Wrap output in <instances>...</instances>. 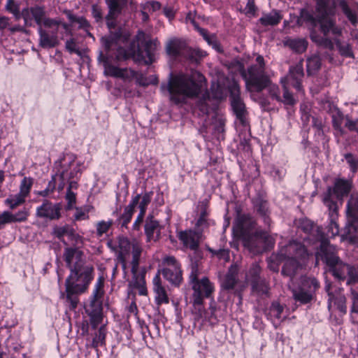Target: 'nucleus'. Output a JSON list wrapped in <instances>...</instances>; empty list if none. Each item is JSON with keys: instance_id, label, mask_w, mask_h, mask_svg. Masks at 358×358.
<instances>
[{"instance_id": "37", "label": "nucleus", "mask_w": 358, "mask_h": 358, "mask_svg": "<svg viewBox=\"0 0 358 358\" xmlns=\"http://www.w3.org/2000/svg\"><path fill=\"white\" fill-rule=\"evenodd\" d=\"M103 284L104 278L103 276L100 275L96 282L93 292L90 296V301H102V298L104 293Z\"/></svg>"}, {"instance_id": "15", "label": "nucleus", "mask_w": 358, "mask_h": 358, "mask_svg": "<svg viewBox=\"0 0 358 358\" xmlns=\"http://www.w3.org/2000/svg\"><path fill=\"white\" fill-rule=\"evenodd\" d=\"M229 99L234 113L240 122L245 125L246 124L245 115L247 110L245 105L240 96V87L234 83L229 87Z\"/></svg>"}, {"instance_id": "58", "label": "nucleus", "mask_w": 358, "mask_h": 358, "mask_svg": "<svg viewBox=\"0 0 358 358\" xmlns=\"http://www.w3.org/2000/svg\"><path fill=\"white\" fill-rule=\"evenodd\" d=\"M31 11L32 7L24 8L20 13L21 17L24 19V24L27 27H31L33 25L34 18Z\"/></svg>"}, {"instance_id": "25", "label": "nucleus", "mask_w": 358, "mask_h": 358, "mask_svg": "<svg viewBox=\"0 0 358 358\" xmlns=\"http://www.w3.org/2000/svg\"><path fill=\"white\" fill-rule=\"evenodd\" d=\"M39 35V45L43 48H51L57 46L59 43L58 36L55 33L50 34L49 31L43 29L42 27L38 28Z\"/></svg>"}, {"instance_id": "43", "label": "nucleus", "mask_w": 358, "mask_h": 358, "mask_svg": "<svg viewBox=\"0 0 358 358\" xmlns=\"http://www.w3.org/2000/svg\"><path fill=\"white\" fill-rule=\"evenodd\" d=\"M66 236L68 237L69 242L68 244L71 245V246L68 245L69 247H78L83 245V238L77 234L72 227H71Z\"/></svg>"}, {"instance_id": "61", "label": "nucleus", "mask_w": 358, "mask_h": 358, "mask_svg": "<svg viewBox=\"0 0 358 358\" xmlns=\"http://www.w3.org/2000/svg\"><path fill=\"white\" fill-rule=\"evenodd\" d=\"M29 216V210L27 208H23L19 210L15 214H13V222H22L27 220Z\"/></svg>"}, {"instance_id": "6", "label": "nucleus", "mask_w": 358, "mask_h": 358, "mask_svg": "<svg viewBox=\"0 0 358 358\" xmlns=\"http://www.w3.org/2000/svg\"><path fill=\"white\" fill-rule=\"evenodd\" d=\"M308 255L304 245L296 241H290L282 247L277 254H273L271 259L278 260L279 257L280 261L285 260L282 268V274L292 278L301 266V261L306 259Z\"/></svg>"}, {"instance_id": "47", "label": "nucleus", "mask_w": 358, "mask_h": 358, "mask_svg": "<svg viewBox=\"0 0 358 358\" xmlns=\"http://www.w3.org/2000/svg\"><path fill=\"white\" fill-rule=\"evenodd\" d=\"M26 196L18 193L14 196H10L5 200V203L8 205L10 209H14L18 206L22 204L25 201Z\"/></svg>"}, {"instance_id": "34", "label": "nucleus", "mask_w": 358, "mask_h": 358, "mask_svg": "<svg viewBox=\"0 0 358 358\" xmlns=\"http://www.w3.org/2000/svg\"><path fill=\"white\" fill-rule=\"evenodd\" d=\"M238 270L236 266H231L227 273L225 275L222 286L224 289H232L237 282Z\"/></svg>"}, {"instance_id": "26", "label": "nucleus", "mask_w": 358, "mask_h": 358, "mask_svg": "<svg viewBox=\"0 0 358 358\" xmlns=\"http://www.w3.org/2000/svg\"><path fill=\"white\" fill-rule=\"evenodd\" d=\"M153 290L156 294L155 300L158 305L168 303L169 298L164 287L162 285L159 271L155 275L152 280Z\"/></svg>"}, {"instance_id": "12", "label": "nucleus", "mask_w": 358, "mask_h": 358, "mask_svg": "<svg viewBox=\"0 0 358 358\" xmlns=\"http://www.w3.org/2000/svg\"><path fill=\"white\" fill-rule=\"evenodd\" d=\"M98 60L101 62L104 68V75L121 78L124 82H131L136 75V71L127 68H119L110 64L108 57L100 52Z\"/></svg>"}, {"instance_id": "49", "label": "nucleus", "mask_w": 358, "mask_h": 358, "mask_svg": "<svg viewBox=\"0 0 358 358\" xmlns=\"http://www.w3.org/2000/svg\"><path fill=\"white\" fill-rule=\"evenodd\" d=\"M58 181L59 180H57V177L55 175H52V179L48 182V187L45 189L38 192V194L43 197L47 196L49 195V194L53 192V191L56 189L57 185V188L58 187Z\"/></svg>"}, {"instance_id": "50", "label": "nucleus", "mask_w": 358, "mask_h": 358, "mask_svg": "<svg viewBox=\"0 0 358 358\" xmlns=\"http://www.w3.org/2000/svg\"><path fill=\"white\" fill-rule=\"evenodd\" d=\"M261 268L257 264H253L249 270L247 278L252 284L255 281L262 279L259 277Z\"/></svg>"}, {"instance_id": "53", "label": "nucleus", "mask_w": 358, "mask_h": 358, "mask_svg": "<svg viewBox=\"0 0 358 358\" xmlns=\"http://www.w3.org/2000/svg\"><path fill=\"white\" fill-rule=\"evenodd\" d=\"M332 188L329 187L323 199L324 204L329 208L330 211L334 213L336 211V203L331 199Z\"/></svg>"}, {"instance_id": "16", "label": "nucleus", "mask_w": 358, "mask_h": 358, "mask_svg": "<svg viewBox=\"0 0 358 358\" xmlns=\"http://www.w3.org/2000/svg\"><path fill=\"white\" fill-rule=\"evenodd\" d=\"M255 226L256 222L253 217L250 215L243 214L238 217L233 229L236 236L243 241L244 238L249 237L251 234H255Z\"/></svg>"}, {"instance_id": "19", "label": "nucleus", "mask_w": 358, "mask_h": 358, "mask_svg": "<svg viewBox=\"0 0 358 358\" xmlns=\"http://www.w3.org/2000/svg\"><path fill=\"white\" fill-rule=\"evenodd\" d=\"M62 204L53 203L48 200H45L41 206L36 208V216L50 220H59L61 217Z\"/></svg>"}, {"instance_id": "27", "label": "nucleus", "mask_w": 358, "mask_h": 358, "mask_svg": "<svg viewBox=\"0 0 358 358\" xmlns=\"http://www.w3.org/2000/svg\"><path fill=\"white\" fill-rule=\"evenodd\" d=\"M187 48L185 42L178 38L170 39L166 45L167 54L172 57L183 55Z\"/></svg>"}, {"instance_id": "13", "label": "nucleus", "mask_w": 358, "mask_h": 358, "mask_svg": "<svg viewBox=\"0 0 358 358\" xmlns=\"http://www.w3.org/2000/svg\"><path fill=\"white\" fill-rule=\"evenodd\" d=\"M347 215L352 224L346 229L345 238L352 243L358 242L355 223L358 221V194H352L347 204Z\"/></svg>"}, {"instance_id": "45", "label": "nucleus", "mask_w": 358, "mask_h": 358, "mask_svg": "<svg viewBox=\"0 0 358 358\" xmlns=\"http://www.w3.org/2000/svg\"><path fill=\"white\" fill-rule=\"evenodd\" d=\"M71 226L69 224H64L63 226H55L52 229L53 236L60 240L66 247L69 244L65 241L64 237L66 236Z\"/></svg>"}, {"instance_id": "18", "label": "nucleus", "mask_w": 358, "mask_h": 358, "mask_svg": "<svg viewBox=\"0 0 358 358\" xmlns=\"http://www.w3.org/2000/svg\"><path fill=\"white\" fill-rule=\"evenodd\" d=\"M317 259H320L329 267L334 266L341 261L337 255L336 246L331 245L327 240H322L320 244V252L317 253Z\"/></svg>"}, {"instance_id": "52", "label": "nucleus", "mask_w": 358, "mask_h": 358, "mask_svg": "<svg viewBox=\"0 0 358 358\" xmlns=\"http://www.w3.org/2000/svg\"><path fill=\"white\" fill-rule=\"evenodd\" d=\"M113 224V220L108 221L101 220L96 223V234L98 236H102L103 234L106 233Z\"/></svg>"}, {"instance_id": "20", "label": "nucleus", "mask_w": 358, "mask_h": 358, "mask_svg": "<svg viewBox=\"0 0 358 358\" xmlns=\"http://www.w3.org/2000/svg\"><path fill=\"white\" fill-rule=\"evenodd\" d=\"M178 237L185 247L196 251L202 241L203 234L201 231L189 229L180 231Z\"/></svg>"}, {"instance_id": "32", "label": "nucleus", "mask_w": 358, "mask_h": 358, "mask_svg": "<svg viewBox=\"0 0 358 358\" xmlns=\"http://www.w3.org/2000/svg\"><path fill=\"white\" fill-rule=\"evenodd\" d=\"M352 187V184L349 180L338 179L336 181L334 187L332 189V194H336L337 199H341L347 195Z\"/></svg>"}, {"instance_id": "33", "label": "nucleus", "mask_w": 358, "mask_h": 358, "mask_svg": "<svg viewBox=\"0 0 358 358\" xmlns=\"http://www.w3.org/2000/svg\"><path fill=\"white\" fill-rule=\"evenodd\" d=\"M285 45L296 53H302L307 49L308 42L304 38H287Z\"/></svg>"}, {"instance_id": "1", "label": "nucleus", "mask_w": 358, "mask_h": 358, "mask_svg": "<svg viewBox=\"0 0 358 358\" xmlns=\"http://www.w3.org/2000/svg\"><path fill=\"white\" fill-rule=\"evenodd\" d=\"M81 246L66 247L64 250V259L70 269V275L66 280V302L71 309L77 307L78 295L84 293L88 288L93 275V267L86 264Z\"/></svg>"}, {"instance_id": "39", "label": "nucleus", "mask_w": 358, "mask_h": 358, "mask_svg": "<svg viewBox=\"0 0 358 358\" xmlns=\"http://www.w3.org/2000/svg\"><path fill=\"white\" fill-rule=\"evenodd\" d=\"M31 12L34 20L38 27H42V25L44 26V22L46 19H50V17H45V11L43 7L38 6H34L32 7Z\"/></svg>"}, {"instance_id": "64", "label": "nucleus", "mask_w": 358, "mask_h": 358, "mask_svg": "<svg viewBox=\"0 0 358 358\" xmlns=\"http://www.w3.org/2000/svg\"><path fill=\"white\" fill-rule=\"evenodd\" d=\"M301 229L306 234H310L315 230L316 226L309 220H303L300 224Z\"/></svg>"}, {"instance_id": "24", "label": "nucleus", "mask_w": 358, "mask_h": 358, "mask_svg": "<svg viewBox=\"0 0 358 358\" xmlns=\"http://www.w3.org/2000/svg\"><path fill=\"white\" fill-rule=\"evenodd\" d=\"M102 301H90L87 311L91 318V325L96 329L102 322Z\"/></svg>"}, {"instance_id": "35", "label": "nucleus", "mask_w": 358, "mask_h": 358, "mask_svg": "<svg viewBox=\"0 0 358 358\" xmlns=\"http://www.w3.org/2000/svg\"><path fill=\"white\" fill-rule=\"evenodd\" d=\"M255 208L257 213L262 217L264 223L267 225H269L271 220L269 217L270 212L268 210V204L267 201L257 199L255 202Z\"/></svg>"}, {"instance_id": "63", "label": "nucleus", "mask_w": 358, "mask_h": 358, "mask_svg": "<svg viewBox=\"0 0 358 358\" xmlns=\"http://www.w3.org/2000/svg\"><path fill=\"white\" fill-rule=\"evenodd\" d=\"M350 299L352 301L351 312L358 313V293L353 289L350 291Z\"/></svg>"}, {"instance_id": "7", "label": "nucleus", "mask_w": 358, "mask_h": 358, "mask_svg": "<svg viewBox=\"0 0 358 358\" xmlns=\"http://www.w3.org/2000/svg\"><path fill=\"white\" fill-rule=\"evenodd\" d=\"M199 276L200 271L197 264L192 263L189 275V283L193 290L192 299L194 308H197L199 312L201 313L204 299L211 296L215 291V287L208 278L206 276L200 278Z\"/></svg>"}, {"instance_id": "23", "label": "nucleus", "mask_w": 358, "mask_h": 358, "mask_svg": "<svg viewBox=\"0 0 358 358\" xmlns=\"http://www.w3.org/2000/svg\"><path fill=\"white\" fill-rule=\"evenodd\" d=\"M144 229L147 241L158 240L160 235V226L159 222L152 215H149L146 218Z\"/></svg>"}, {"instance_id": "21", "label": "nucleus", "mask_w": 358, "mask_h": 358, "mask_svg": "<svg viewBox=\"0 0 358 358\" xmlns=\"http://www.w3.org/2000/svg\"><path fill=\"white\" fill-rule=\"evenodd\" d=\"M131 273L132 278L129 282V287L138 289L139 295L146 296L148 294L145 279L146 268L145 267H142L141 269L136 270L134 273Z\"/></svg>"}, {"instance_id": "5", "label": "nucleus", "mask_w": 358, "mask_h": 358, "mask_svg": "<svg viewBox=\"0 0 358 358\" xmlns=\"http://www.w3.org/2000/svg\"><path fill=\"white\" fill-rule=\"evenodd\" d=\"M303 69L301 64L292 66L289 69V74L284 78H282L280 83L282 85L283 96H280V91L278 85L271 84L269 80V84L267 85L268 91L270 96L280 103H283L286 105L293 106L296 103V101L294 98L292 94L289 92V87L292 86L297 91L302 90L301 80L303 77Z\"/></svg>"}, {"instance_id": "54", "label": "nucleus", "mask_w": 358, "mask_h": 358, "mask_svg": "<svg viewBox=\"0 0 358 358\" xmlns=\"http://www.w3.org/2000/svg\"><path fill=\"white\" fill-rule=\"evenodd\" d=\"M339 6L349 20L352 24H355L357 20L356 15L350 10L346 1L345 0L340 1Z\"/></svg>"}, {"instance_id": "28", "label": "nucleus", "mask_w": 358, "mask_h": 358, "mask_svg": "<svg viewBox=\"0 0 358 358\" xmlns=\"http://www.w3.org/2000/svg\"><path fill=\"white\" fill-rule=\"evenodd\" d=\"M140 194H136L132 198L129 204L124 208V213L120 217V222L122 227H127V224L130 222L135 207L139 202Z\"/></svg>"}, {"instance_id": "29", "label": "nucleus", "mask_w": 358, "mask_h": 358, "mask_svg": "<svg viewBox=\"0 0 358 358\" xmlns=\"http://www.w3.org/2000/svg\"><path fill=\"white\" fill-rule=\"evenodd\" d=\"M282 19L281 12L273 9L270 13H263L262 17L259 19V22L264 27L278 25Z\"/></svg>"}, {"instance_id": "55", "label": "nucleus", "mask_w": 358, "mask_h": 358, "mask_svg": "<svg viewBox=\"0 0 358 358\" xmlns=\"http://www.w3.org/2000/svg\"><path fill=\"white\" fill-rule=\"evenodd\" d=\"M32 184V178L24 177L21 181L19 193L27 197L30 192Z\"/></svg>"}, {"instance_id": "36", "label": "nucleus", "mask_w": 358, "mask_h": 358, "mask_svg": "<svg viewBox=\"0 0 358 358\" xmlns=\"http://www.w3.org/2000/svg\"><path fill=\"white\" fill-rule=\"evenodd\" d=\"M142 252V247L141 245L137 242L134 241L132 243V260L131 262V273H134L136 270H139V262H140V257Z\"/></svg>"}, {"instance_id": "22", "label": "nucleus", "mask_w": 358, "mask_h": 358, "mask_svg": "<svg viewBox=\"0 0 358 358\" xmlns=\"http://www.w3.org/2000/svg\"><path fill=\"white\" fill-rule=\"evenodd\" d=\"M324 288L329 296L328 308H330L332 303H334L342 314H345L347 313L346 298L344 294L341 293V289H339V292L336 295L330 292L331 284L327 283Z\"/></svg>"}, {"instance_id": "44", "label": "nucleus", "mask_w": 358, "mask_h": 358, "mask_svg": "<svg viewBox=\"0 0 358 358\" xmlns=\"http://www.w3.org/2000/svg\"><path fill=\"white\" fill-rule=\"evenodd\" d=\"M321 66V59L319 55H314L307 59V72L308 74L314 73Z\"/></svg>"}, {"instance_id": "56", "label": "nucleus", "mask_w": 358, "mask_h": 358, "mask_svg": "<svg viewBox=\"0 0 358 358\" xmlns=\"http://www.w3.org/2000/svg\"><path fill=\"white\" fill-rule=\"evenodd\" d=\"M61 24V20L57 19H46L44 22V27L50 29L49 31L50 34L55 33L57 36L59 27Z\"/></svg>"}, {"instance_id": "2", "label": "nucleus", "mask_w": 358, "mask_h": 358, "mask_svg": "<svg viewBox=\"0 0 358 358\" xmlns=\"http://www.w3.org/2000/svg\"><path fill=\"white\" fill-rule=\"evenodd\" d=\"M108 11L105 17L106 25L110 30L108 36L101 38L102 46L107 53L116 50L115 58L117 61L124 60L130 57H136V51L134 50L128 52L121 46L127 42L129 34L123 31L121 28L113 31L117 26V18L124 14L129 4L132 3V0H105Z\"/></svg>"}, {"instance_id": "59", "label": "nucleus", "mask_w": 358, "mask_h": 358, "mask_svg": "<svg viewBox=\"0 0 358 358\" xmlns=\"http://www.w3.org/2000/svg\"><path fill=\"white\" fill-rule=\"evenodd\" d=\"M209 251L220 259H223L224 262H228L229 260V250L228 249H220L216 250L210 248Z\"/></svg>"}, {"instance_id": "38", "label": "nucleus", "mask_w": 358, "mask_h": 358, "mask_svg": "<svg viewBox=\"0 0 358 358\" xmlns=\"http://www.w3.org/2000/svg\"><path fill=\"white\" fill-rule=\"evenodd\" d=\"M136 82L138 85L147 87L150 85H157L158 83V79L156 76L152 75L149 77H146L141 72L136 71L135 76Z\"/></svg>"}, {"instance_id": "60", "label": "nucleus", "mask_w": 358, "mask_h": 358, "mask_svg": "<svg viewBox=\"0 0 358 358\" xmlns=\"http://www.w3.org/2000/svg\"><path fill=\"white\" fill-rule=\"evenodd\" d=\"M13 223V213L9 211H4L0 215V229H3L6 224Z\"/></svg>"}, {"instance_id": "48", "label": "nucleus", "mask_w": 358, "mask_h": 358, "mask_svg": "<svg viewBox=\"0 0 358 358\" xmlns=\"http://www.w3.org/2000/svg\"><path fill=\"white\" fill-rule=\"evenodd\" d=\"M5 9L12 13L16 20L21 18L20 6L15 0H7Z\"/></svg>"}, {"instance_id": "4", "label": "nucleus", "mask_w": 358, "mask_h": 358, "mask_svg": "<svg viewBox=\"0 0 358 358\" xmlns=\"http://www.w3.org/2000/svg\"><path fill=\"white\" fill-rule=\"evenodd\" d=\"M205 82L204 76L198 71L191 75L180 73L171 76L168 83V91L172 101L180 103L187 98H193L199 95Z\"/></svg>"}, {"instance_id": "57", "label": "nucleus", "mask_w": 358, "mask_h": 358, "mask_svg": "<svg viewBox=\"0 0 358 358\" xmlns=\"http://www.w3.org/2000/svg\"><path fill=\"white\" fill-rule=\"evenodd\" d=\"M152 192H148L143 194L142 196H140V199H141L138 202L140 212L145 213L147 207L152 200Z\"/></svg>"}, {"instance_id": "62", "label": "nucleus", "mask_w": 358, "mask_h": 358, "mask_svg": "<svg viewBox=\"0 0 358 358\" xmlns=\"http://www.w3.org/2000/svg\"><path fill=\"white\" fill-rule=\"evenodd\" d=\"M92 15L96 22H102L103 20L102 10L96 4L92 6Z\"/></svg>"}, {"instance_id": "10", "label": "nucleus", "mask_w": 358, "mask_h": 358, "mask_svg": "<svg viewBox=\"0 0 358 358\" xmlns=\"http://www.w3.org/2000/svg\"><path fill=\"white\" fill-rule=\"evenodd\" d=\"M243 245L253 253H262L272 244L271 238L264 231H255L249 237L244 238Z\"/></svg>"}, {"instance_id": "31", "label": "nucleus", "mask_w": 358, "mask_h": 358, "mask_svg": "<svg viewBox=\"0 0 358 358\" xmlns=\"http://www.w3.org/2000/svg\"><path fill=\"white\" fill-rule=\"evenodd\" d=\"M162 273L166 280L175 285H178L182 280L180 267L164 268Z\"/></svg>"}, {"instance_id": "17", "label": "nucleus", "mask_w": 358, "mask_h": 358, "mask_svg": "<svg viewBox=\"0 0 358 358\" xmlns=\"http://www.w3.org/2000/svg\"><path fill=\"white\" fill-rule=\"evenodd\" d=\"M329 269L332 273V275L338 281H344L346 279V278L348 277L347 284H351L352 282H355V280H357V268L350 265L345 264L343 263L341 261L335 264L334 266H331V267H329Z\"/></svg>"}, {"instance_id": "3", "label": "nucleus", "mask_w": 358, "mask_h": 358, "mask_svg": "<svg viewBox=\"0 0 358 358\" xmlns=\"http://www.w3.org/2000/svg\"><path fill=\"white\" fill-rule=\"evenodd\" d=\"M336 8L335 0H317L315 11L302 10L301 12V20L308 25L315 28L320 24V29L324 36H321L315 31L310 34L311 40L320 46L329 34L338 36L342 34L341 28L336 25L334 19Z\"/></svg>"}, {"instance_id": "8", "label": "nucleus", "mask_w": 358, "mask_h": 358, "mask_svg": "<svg viewBox=\"0 0 358 358\" xmlns=\"http://www.w3.org/2000/svg\"><path fill=\"white\" fill-rule=\"evenodd\" d=\"M82 162H76L75 155L69 154L55 163L56 173L54 175L59 180V192L64 189L67 179L78 180L82 173Z\"/></svg>"}, {"instance_id": "30", "label": "nucleus", "mask_w": 358, "mask_h": 358, "mask_svg": "<svg viewBox=\"0 0 358 358\" xmlns=\"http://www.w3.org/2000/svg\"><path fill=\"white\" fill-rule=\"evenodd\" d=\"M65 13L71 23L78 24V28L86 32L87 36L94 38L90 32L91 25L90 22L84 17L76 16L73 15L71 10H66Z\"/></svg>"}, {"instance_id": "42", "label": "nucleus", "mask_w": 358, "mask_h": 358, "mask_svg": "<svg viewBox=\"0 0 358 358\" xmlns=\"http://www.w3.org/2000/svg\"><path fill=\"white\" fill-rule=\"evenodd\" d=\"M252 285L253 292L259 295H268L269 287L264 279L255 281Z\"/></svg>"}, {"instance_id": "46", "label": "nucleus", "mask_w": 358, "mask_h": 358, "mask_svg": "<svg viewBox=\"0 0 358 358\" xmlns=\"http://www.w3.org/2000/svg\"><path fill=\"white\" fill-rule=\"evenodd\" d=\"M284 310L283 306L277 301H273L269 308V314L271 317H275L278 320L282 321L285 317L282 315Z\"/></svg>"}, {"instance_id": "40", "label": "nucleus", "mask_w": 358, "mask_h": 358, "mask_svg": "<svg viewBox=\"0 0 358 358\" xmlns=\"http://www.w3.org/2000/svg\"><path fill=\"white\" fill-rule=\"evenodd\" d=\"M334 43L341 55L345 57H354L353 52L350 45L346 42L341 41L338 38L334 39Z\"/></svg>"}, {"instance_id": "9", "label": "nucleus", "mask_w": 358, "mask_h": 358, "mask_svg": "<svg viewBox=\"0 0 358 358\" xmlns=\"http://www.w3.org/2000/svg\"><path fill=\"white\" fill-rule=\"evenodd\" d=\"M246 85L255 89L257 92H261L265 89L269 84V78L266 74L265 70L262 67H258L257 65H252L248 69V72L242 73Z\"/></svg>"}, {"instance_id": "51", "label": "nucleus", "mask_w": 358, "mask_h": 358, "mask_svg": "<svg viewBox=\"0 0 358 358\" xmlns=\"http://www.w3.org/2000/svg\"><path fill=\"white\" fill-rule=\"evenodd\" d=\"M210 101L209 94L208 92H206L203 95V98L201 99H200L197 103V106H198L199 110L203 114L208 115L211 110V108L209 107L208 105V101Z\"/></svg>"}, {"instance_id": "11", "label": "nucleus", "mask_w": 358, "mask_h": 358, "mask_svg": "<svg viewBox=\"0 0 358 358\" xmlns=\"http://www.w3.org/2000/svg\"><path fill=\"white\" fill-rule=\"evenodd\" d=\"M137 40L141 46L144 47V52L139 47L136 49L137 57L139 60L143 61L146 64H150L155 59L154 52L157 49L159 43L157 39H147L146 34L139 31L136 35Z\"/></svg>"}, {"instance_id": "41", "label": "nucleus", "mask_w": 358, "mask_h": 358, "mask_svg": "<svg viewBox=\"0 0 358 358\" xmlns=\"http://www.w3.org/2000/svg\"><path fill=\"white\" fill-rule=\"evenodd\" d=\"M106 332L107 331L105 325H101L92 339V348H97L99 346L105 345Z\"/></svg>"}, {"instance_id": "14", "label": "nucleus", "mask_w": 358, "mask_h": 358, "mask_svg": "<svg viewBox=\"0 0 358 358\" xmlns=\"http://www.w3.org/2000/svg\"><path fill=\"white\" fill-rule=\"evenodd\" d=\"M319 287V283L315 278H306L301 286L292 290L294 299L301 304L309 303L313 299L314 292Z\"/></svg>"}]
</instances>
